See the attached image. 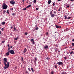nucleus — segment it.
Here are the masks:
<instances>
[{
  "label": "nucleus",
  "instance_id": "obj_22",
  "mask_svg": "<svg viewBox=\"0 0 74 74\" xmlns=\"http://www.w3.org/2000/svg\"><path fill=\"white\" fill-rule=\"evenodd\" d=\"M31 70L33 72H34V70H33V68H31Z\"/></svg>",
  "mask_w": 74,
  "mask_h": 74
},
{
  "label": "nucleus",
  "instance_id": "obj_48",
  "mask_svg": "<svg viewBox=\"0 0 74 74\" xmlns=\"http://www.w3.org/2000/svg\"><path fill=\"white\" fill-rule=\"evenodd\" d=\"M10 48H12V46H10Z\"/></svg>",
  "mask_w": 74,
  "mask_h": 74
},
{
  "label": "nucleus",
  "instance_id": "obj_17",
  "mask_svg": "<svg viewBox=\"0 0 74 74\" xmlns=\"http://www.w3.org/2000/svg\"><path fill=\"white\" fill-rule=\"evenodd\" d=\"M5 23L4 22H2L1 23V24L2 25H4L5 24Z\"/></svg>",
  "mask_w": 74,
  "mask_h": 74
},
{
  "label": "nucleus",
  "instance_id": "obj_12",
  "mask_svg": "<svg viewBox=\"0 0 74 74\" xmlns=\"http://www.w3.org/2000/svg\"><path fill=\"white\" fill-rule=\"evenodd\" d=\"M51 0H49L48 1V4H51Z\"/></svg>",
  "mask_w": 74,
  "mask_h": 74
},
{
  "label": "nucleus",
  "instance_id": "obj_51",
  "mask_svg": "<svg viewBox=\"0 0 74 74\" xmlns=\"http://www.w3.org/2000/svg\"><path fill=\"white\" fill-rule=\"evenodd\" d=\"M22 1L24 3V0H23Z\"/></svg>",
  "mask_w": 74,
  "mask_h": 74
},
{
  "label": "nucleus",
  "instance_id": "obj_62",
  "mask_svg": "<svg viewBox=\"0 0 74 74\" xmlns=\"http://www.w3.org/2000/svg\"><path fill=\"white\" fill-rule=\"evenodd\" d=\"M74 49H73V50H74Z\"/></svg>",
  "mask_w": 74,
  "mask_h": 74
},
{
  "label": "nucleus",
  "instance_id": "obj_21",
  "mask_svg": "<svg viewBox=\"0 0 74 74\" xmlns=\"http://www.w3.org/2000/svg\"><path fill=\"white\" fill-rule=\"evenodd\" d=\"M72 47H74V43H72Z\"/></svg>",
  "mask_w": 74,
  "mask_h": 74
},
{
  "label": "nucleus",
  "instance_id": "obj_53",
  "mask_svg": "<svg viewBox=\"0 0 74 74\" xmlns=\"http://www.w3.org/2000/svg\"><path fill=\"white\" fill-rule=\"evenodd\" d=\"M11 29H12V28H13V27H11Z\"/></svg>",
  "mask_w": 74,
  "mask_h": 74
},
{
  "label": "nucleus",
  "instance_id": "obj_54",
  "mask_svg": "<svg viewBox=\"0 0 74 74\" xmlns=\"http://www.w3.org/2000/svg\"><path fill=\"white\" fill-rule=\"evenodd\" d=\"M71 1H74V0H71Z\"/></svg>",
  "mask_w": 74,
  "mask_h": 74
},
{
  "label": "nucleus",
  "instance_id": "obj_28",
  "mask_svg": "<svg viewBox=\"0 0 74 74\" xmlns=\"http://www.w3.org/2000/svg\"><path fill=\"white\" fill-rule=\"evenodd\" d=\"M38 29V27H37L36 28V30H37Z\"/></svg>",
  "mask_w": 74,
  "mask_h": 74
},
{
  "label": "nucleus",
  "instance_id": "obj_4",
  "mask_svg": "<svg viewBox=\"0 0 74 74\" xmlns=\"http://www.w3.org/2000/svg\"><path fill=\"white\" fill-rule=\"evenodd\" d=\"M8 52L11 54H15V52H14V51L13 50H11L10 51H9Z\"/></svg>",
  "mask_w": 74,
  "mask_h": 74
},
{
  "label": "nucleus",
  "instance_id": "obj_27",
  "mask_svg": "<svg viewBox=\"0 0 74 74\" xmlns=\"http://www.w3.org/2000/svg\"><path fill=\"white\" fill-rule=\"evenodd\" d=\"M7 13H8V14H9V11L8 10H7Z\"/></svg>",
  "mask_w": 74,
  "mask_h": 74
},
{
  "label": "nucleus",
  "instance_id": "obj_26",
  "mask_svg": "<svg viewBox=\"0 0 74 74\" xmlns=\"http://www.w3.org/2000/svg\"><path fill=\"white\" fill-rule=\"evenodd\" d=\"M13 10L14 8H11L10 9V10H11V11H12V10Z\"/></svg>",
  "mask_w": 74,
  "mask_h": 74
},
{
  "label": "nucleus",
  "instance_id": "obj_13",
  "mask_svg": "<svg viewBox=\"0 0 74 74\" xmlns=\"http://www.w3.org/2000/svg\"><path fill=\"white\" fill-rule=\"evenodd\" d=\"M64 18L65 19H67V16L66 15L64 16Z\"/></svg>",
  "mask_w": 74,
  "mask_h": 74
},
{
  "label": "nucleus",
  "instance_id": "obj_19",
  "mask_svg": "<svg viewBox=\"0 0 74 74\" xmlns=\"http://www.w3.org/2000/svg\"><path fill=\"white\" fill-rule=\"evenodd\" d=\"M56 28H58L59 27H60L58 26L57 25H56Z\"/></svg>",
  "mask_w": 74,
  "mask_h": 74
},
{
  "label": "nucleus",
  "instance_id": "obj_36",
  "mask_svg": "<svg viewBox=\"0 0 74 74\" xmlns=\"http://www.w3.org/2000/svg\"><path fill=\"white\" fill-rule=\"evenodd\" d=\"M34 59L35 60H37V58H36V57Z\"/></svg>",
  "mask_w": 74,
  "mask_h": 74
},
{
  "label": "nucleus",
  "instance_id": "obj_30",
  "mask_svg": "<svg viewBox=\"0 0 74 74\" xmlns=\"http://www.w3.org/2000/svg\"><path fill=\"white\" fill-rule=\"evenodd\" d=\"M5 40H4V41H2V43H3V44H4V42H5Z\"/></svg>",
  "mask_w": 74,
  "mask_h": 74
},
{
  "label": "nucleus",
  "instance_id": "obj_49",
  "mask_svg": "<svg viewBox=\"0 0 74 74\" xmlns=\"http://www.w3.org/2000/svg\"><path fill=\"white\" fill-rule=\"evenodd\" d=\"M72 41L73 42L74 41V39H73V40H72Z\"/></svg>",
  "mask_w": 74,
  "mask_h": 74
},
{
  "label": "nucleus",
  "instance_id": "obj_52",
  "mask_svg": "<svg viewBox=\"0 0 74 74\" xmlns=\"http://www.w3.org/2000/svg\"><path fill=\"white\" fill-rule=\"evenodd\" d=\"M0 34H1V32L0 31Z\"/></svg>",
  "mask_w": 74,
  "mask_h": 74
},
{
  "label": "nucleus",
  "instance_id": "obj_33",
  "mask_svg": "<svg viewBox=\"0 0 74 74\" xmlns=\"http://www.w3.org/2000/svg\"><path fill=\"white\" fill-rule=\"evenodd\" d=\"M60 51H58V54H60Z\"/></svg>",
  "mask_w": 74,
  "mask_h": 74
},
{
  "label": "nucleus",
  "instance_id": "obj_58",
  "mask_svg": "<svg viewBox=\"0 0 74 74\" xmlns=\"http://www.w3.org/2000/svg\"><path fill=\"white\" fill-rule=\"evenodd\" d=\"M9 45H8V47H9Z\"/></svg>",
  "mask_w": 74,
  "mask_h": 74
},
{
  "label": "nucleus",
  "instance_id": "obj_15",
  "mask_svg": "<svg viewBox=\"0 0 74 74\" xmlns=\"http://www.w3.org/2000/svg\"><path fill=\"white\" fill-rule=\"evenodd\" d=\"M71 18V17H68L67 19H70Z\"/></svg>",
  "mask_w": 74,
  "mask_h": 74
},
{
  "label": "nucleus",
  "instance_id": "obj_31",
  "mask_svg": "<svg viewBox=\"0 0 74 74\" xmlns=\"http://www.w3.org/2000/svg\"><path fill=\"white\" fill-rule=\"evenodd\" d=\"M5 10H4L3 12V14H5Z\"/></svg>",
  "mask_w": 74,
  "mask_h": 74
},
{
  "label": "nucleus",
  "instance_id": "obj_39",
  "mask_svg": "<svg viewBox=\"0 0 74 74\" xmlns=\"http://www.w3.org/2000/svg\"><path fill=\"white\" fill-rule=\"evenodd\" d=\"M69 7H70V5H67V8H69Z\"/></svg>",
  "mask_w": 74,
  "mask_h": 74
},
{
  "label": "nucleus",
  "instance_id": "obj_60",
  "mask_svg": "<svg viewBox=\"0 0 74 74\" xmlns=\"http://www.w3.org/2000/svg\"><path fill=\"white\" fill-rule=\"evenodd\" d=\"M1 64V63L0 62V65Z\"/></svg>",
  "mask_w": 74,
  "mask_h": 74
},
{
  "label": "nucleus",
  "instance_id": "obj_57",
  "mask_svg": "<svg viewBox=\"0 0 74 74\" xmlns=\"http://www.w3.org/2000/svg\"><path fill=\"white\" fill-rule=\"evenodd\" d=\"M32 4V3H29V4Z\"/></svg>",
  "mask_w": 74,
  "mask_h": 74
},
{
  "label": "nucleus",
  "instance_id": "obj_24",
  "mask_svg": "<svg viewBox=\"0 0 74 74\" xmlns=\"http://www.w3.org/2000/svg\"><path fill=\"white\" fill-rule=\"evenodd\" d=\"M34 3H36V0H34Z\"/></svg>",
  "mask_w": 74,
  "mask_h": 74
},
{
  "label": "nucleus",
  "instance_id": "obj_14",
  "mask_svg": "<svg viewBox=\"0 0 74 74\" xmlns=\"http://www.w3.org/2000/svg\"><path fill=\"white\" fill-rule=\"evenodd\" d=\"M31 6H32L31 5H29L27 7V8H29V7H30Z\"/></svg>",
  "mask_w": 74,
  "mask_h": 74
},
{
  "label": "nucleus",
  "instance_id": "obj_23",
  "mask_svg": "<svg viewBox=\"0 0 74 74\" xmlns=\"http://www.w3.org/2000/svg\"><path fill=\"white\" fill-rule=\"evenodd\" d=\"M73 53V51H71V52H70V54H71V55H72V54Z\"/></svg>",
  "mask_w": 74,
  "mask_h": 74
},
{
  "label": "nucleus",
  "instance_id": "obj_32",
  "mask_svg": "<svg viewBox=\"0 0 74 74\" xmlns=\"http://www.w3.org/2000/svg\"><path fill=\"white\" fill-rule=\"evenodd\" d=\"M51 74H53V71H51Z\"/></svg>",
  "mask_w": 74,
  "mask_h": 74
},
{
  "label": "nucleus",
  "instance_id": "obj_42",
  "mask_svg": "<svg viewBox=\"0 0 74 74\" xmlns=\"http://www.w3.org/2000/svg\"><path fill=\"white\" fill-rule=\"evenodd\" d=\"M61 9L60 8L58 10V11H60V9Z\"/></svg>",
  "mask_w": 74,
  "mask_h": 74
},
{
  "label": "nucleus",
  "instance_id": "obj_5",
  "mask_svg": "<svg viewBox=\"0 0 74 74\" xmlns=\"http://www.w3.org/2000/svg\"><path fill=\"white\" fill-rule=\"evenodd\" d=\"M57 64L59 65H63V63L62 62H57Z\"/></svg>",
  "mask_w": 74,
  "mask_h": 74
},
{
  "label": "nucleus",
  "instance_id": "obj_29",
  "mask_svg": "<svg viewBox=\"0 0 74 74\" xmlns=\"http://www.w3.org/2000/svg\"><path fill=\"white\" fill-rule=\"evenodd\" d=\"M25 35H27V32H25Z\"/></svg>",
  "mask_w": 74,
  "mask_h": 74
},
{
  "label": "nucleus",
  "instance_id": "obj_40",
  "mask_svg": "<svg viewBox=\"0 0 74 74\" xmlns=\"http://www.w3.org/2000/svg\"><path fill=\"white\" fill-rule=\"evenodd\" d=\"M28 70H29V71H30V69L29 68H28Z\"/></svg>",
  "mask_w": 74,
  "mask_h": 74
},
{
  "label": "nucleus",
  "instance_id": "obj_35",
  "mask_svg": "<svg viewBox=\"0 0 74 74\" xmlns=\"http://www.w3.org/2000/svg\"><path fill=\"white\" fill-rule=\"evenodd\" d=\"M46 36H48V32L46 33Z\"/></svg>",
  "mask_w": 74,
  "mask_h": 74
},
{
  "label": "nucleus",
  "instance_id": "obj_41",
  "mask_svg": "<svg viewBox=\"0 0 74 74\" xmlns=\"http://www.w3.org/2000/svg\"><path fill=\"white\" fill-rule=\"evenodd\" d=\"M36 10H38V8H36Z\"/></svg>",
  "mask_w": 74,
  "mask_h": 74
},
{
  "label": "nucleus",
  "instance_id": "obj_6",
  "mask_svg": "<svg viewBox=\"0 0 74 74\" xmlns=\"http://www.w3.org/2000/svg\"><path fill=\"white\" fill-rule=\"evenodd\" d=\"M10 3L12 5H14L15 4V2L14 1H10Z\"/></svg>",
  "mask_w": 74,
  "mask_h": 74
},
{
  "label": "nucleus",
  "instance_id": "obj_25",
  "mask_svg": "<svg viewBox=\"0 0 74 74\" xmlns=\"http://www.w3.org/2000/svg\"><path fill=\"white\" fill-rule=\"evenodd\" d=\"M55 2H54L53 3V6H55Z\"/></svg>",
  "mask_w": 74,
  "mask_h": 74
},
{
  "label": "nucleus",
  "instance_id": "obj_2",
  "mask_svg": "<svg viewBox=\"0 0 74 74\" xmlns=\"http://www.w3.org/2000/svg\"><path fill=\"white\" fill-rule=\"evenodd\" d=\"M2 7L3 9H7L8 7V6L6 5V4L3 3L2 5Z\"/></svg>",
  "mask_w": 74,
  "mask_h": 74
},
{
  "label": "nucleus",
  "instance_id": "obj_11",
  "mask_svg": "<svg viewBox=\"0 0 74 74\" xmlns=\"http://www.w3.org/2000/svg\"><path fill=\"white\" fill-rule=\"evenodd\" d=\"M48 47V46L47 45H46L44 47L45 49H47Z\"/></svg>",
  "mask_w": 74,
  "mask_h": 74
},
{
  "label": "nucleus",
  "instance_id": "obj_18",
  "mask_svg": "<svg viewBox=\"0 0 74 74\" xmlns=\"http://www.w3.org/2000/svg\"><path fill=\"white\" fill-rule=\"evenodd\" d=\"M26 8H27V7L26 8H25L23 9V10H26Z\"/></svg>",
  "mask_w": 74,
  "mask_h": 74
},
{
  "label": "nucleus",
  "instance_id": "obj_37",
  "mask_svg": "<svg viewBox=\"0 0 74 74\" xmlns=\"http://www.w3.org/2000/svg\"><path fill=\"white\" fill-rule=\"evenodd\" d=\"M32 44H34V41H33L32 42Z\"/></svg>",
  "mask_w": 74,
  "mask_h": 74
},
{
  "label": "nucleus",
  "instance_id": "obj_3",
  "mask_svg": "<svg viewBox=\"0 0 74 74\" xmlns=\"http://www.w3.org/2000/svg\"><path fill=\"white\" fill-rule=\"evenodd\" d=\"M50 14L52 18H54V17H55V14H53L52 12V11H51Z\"/></svg>",
  "mask_w": 74,
  "mask_h": 74
},
{
  "label": "nucleus",
  "instance_id": "obj_50",
  "mask_svg": "<svg viewBox=\"0 0 74 74\" xmlns=\"http://www.w3.org/2000/svg\"><path fill=\"white\" fill-rule=\"evenodd\" d=\"M10 47H9L8 48V50H10Z\"/></svg>",
  "mask_w": 74,
  "mask_h": 74
},
{
  "label": "nucleus",
  "instance_id": "obj_59",
  "mask_svg": "<svg viewBox=\"0 0 74 74\" xmlns=\"http://www.w3.org/2000/svg\"><path fill=\"white\" fill-rule=\"evenodd\" d=\"M27 3H29V2L27 1Z\"/></svg>",
  "mask_w": 74,
  "mask_h": 74
},
{
  "label": "nucleus",
  "instance_id": "obj_47",
  "mask_svg": "<svg viewBox=\"0 0 74 74\" xmlns=\"http://www.w3.org/2000/svg\"><path fill=\"white\" fill-rule=\"evenodd\" d=\"M49 59V58L48 57L46 58V59H47V60H48Z\"/></svg>",
  "mask_w": 74,
  "mask_h": 74
},
{
  "label": "nucleus",
  "instance_id": "obj_43",
  "mask_svg": "<svg viewBox=\"0 0 74 74\" xmlns=\"http://www.w3.org/2000/svg\"><path fill=\"white\" fill-rule=\"evenodd\" d=\"M12 15H15V13H13L12 14Z\"/></svg>",
  "mask_w": 74,
  "mask_h": 74
},
{
  "label": "nucleus",
  "instance_id": "obj_7",
  "mask_svg": "<svg viewBox=\"0 0 74 74\" xmlns=\"http://www.w3.org/2000/svg\"><path fill=\"white\" fill-rule=\"evenodd\" d=\"M3 60H4V61H3L4 63H6L7 62V58H4Z\"/></svg>",
  "mask_w": 74,
  "mask_h": 74
},
{
  "label": "nucleus",
  "instance_id": "obj_20",
  "mask_svg": "<svg viewBox=\"0 0 74 74\" xmlns=\"http://www.w3.org/2000/svg\"><path fill=\"white\" fill-rule=\"evenodd\" d=\"M34 41V40L33 39H32L31 40V42H32Z\"/></svg>",
  "mask_w": 74,
  "mask_h": 74
},
{
  "label": "nucleus",
  "instance_id": "obj_8",
  "mask_svg": "<svg viewBox=\"0 0 74 74\" xmlns=\"http://www.w3.org/2000/svg\"><path fill=\"white\" fill-rule=\"evenodd\" d=\"M10 55V52H8L6 53L5 56H9Z\"/></svg>",
  "mask_w": 74,
  "mask_h": 74
},
{
  "label": "nucleus",
  "instance_id": "obj_44",
  "mask_svg": "<svg viewBox=\"0 0 74 74\" xmlns=\"http://www.w3.org/2000/svg\"><path fill=\"white\" fill-rule=\"evenodd\" d=\"M1 30H2V31H3V30H4V28H2L1 29Z\"/></svg>",
  "mask_w": 74,
  "mask_h": 74
},
{
  "label": "nucleus",
  "instance_id": "obj_9",
  "mask_svg": "<svg viewBox=\"0 0 74 74\" xmlns=\"http://www.w3.org/2000/svg\"><path fill=\"white\" fill-rule=\"evenodd\" d=\"M26 51H27V49L25 48L24 49V51H23V52L24 53H26Z\"/></svg>",
  "mask_w": 74,
  "mask_h": 74
},
{
  "label": "nucleus",
  "instance_id": "obj_34",
  "mask_svg": "<svg viewBox=\"0 0 74 74\" xmlns=\"http://www.w3.org/2000/svg\"><path fill=\"white\" fill-rule=\"evenodd\" d=\"M54 66H55V68H56H56H57V66L55 65Z\"/></svg>",
  "mask_w": 74,
  "mask_h": 74
},
{
  "label": "nucleus",
  "instance_id": "obj_38",
  "mask_svg": "<svg viewBox=\"0 0 74 74\" xmlns=\"http://www.w3.org/2000/svg\"><path fill=\"white\" fill-rule=\"evenodd\" d=\"M64 59L65 60H66V59H67V58H66V57H64Z\"/></svg>",
  "mask_w": 74,
  "mask_h": 74
},
{
  "label": "nucleus",
  "instance_id": "obj_46",
  "mask_svg": "<svg viewBox=\"0 0 74 74\" xmlns=\"http://www.w3.org/2000/svg\"><path fill=\"white\" fill-rule=\"evenodd\" d=\"M21 59L22 60V61H23V58H22V57L21 58Z\"/></svg>",
  "mask_w": 74,
  "mask_h": 74
},
{
  "label": "nucleus",
  "instance_id": "obj_1",
  "mask_svg": "<svg viewBox=\"0 0 74 74\" xmlns=\"http://www.w3.org/2000/svg\"><path fill=\"white\" fill-rule=\"evenodd\" d=\"M4 64L5 65L4 66L5 69H6L8 68V67H9V64H10L9 62H7V64H6V63H4Z\"/></svg>",
  "mask_w": 74,
  "mask_h": 74
},
{
  "label": "nucleus",
  "instance_id": "obj_56",
  "mask_svg": "<svg viewBox=\"0 0 74 74\" xmlns=\"http://www.w3.org/2000/svg\"><path fill=\"white\" fill-rule=\"evenodd\" d=\"M12 1H13V0H11Z\"/></svg>",
  "mask_w": 74,
  "mask_h": 74
},
{
  "label": "nucleus",
  "instance_id": "obj_61",
  "mask_svg": "<svg viewBox=\"0 0 74 74\" xmlns=\"http://www.w3.org/2000/svg\"><path fill=\"white\" fill-rule=\"evenodd\" d=\"M31 1H32V0H30Z\"/></svg>",
  "mask_w": 74,
  "mask_h": 74
},
{
  "label": "nucleus",
  "instance_id": "obj_10",
  "mask_svg": "<svg viewBox=\"0 0 74 74\" xmlns=\"http://www.w3.org/2000/svg\"><path fill=\"white\" fill-rule=\"evenodd\" d=\"M14 31H15V32H16V31H18V29H16V28H15V27L14 26Z\"/></svg>",
  "mask_w": 74,
  "mask_h": 74
},
{
  "label": "nucleus",
  "instance_id": "obj_55",
  "mask_svg": "<svg viewBox=\"0 0 74 74\" xmlns=\"http://www.w3.org/2000/svg\"><path fill=\"white\" fill-rule=\"evenodd\" d=\"M58 1H60V0H58Z\"/></svg>",
  "mask_w": 74,
  "mask_h": 74
},
{
  "label": "nucleus",
  "instance_id": "obj_45",
  "mask_svg": "<svg viewBox=\"0 0 74 74\" xmlns=\"http://www.w3.org/2000/svg\"><path fill=\"white\" fill-rule=\"evenodd\" d=\"M54 14H56V13L55 11L53 12Z\"/></svg>",
  "mask_w": 74,
  "mask_h": 74
},
{
  "label": "nucleus",
  "instance_id": "obj_16",
  "mask_svg": "<svg viewBox=\"0 0 74 74\" xmlns=\"http://www.w3.org/2000/svg\"><path fill=\"white\" fill-rule=\"evenodd\" d=\"M18 38H18V37H17L16 38H14V40H18Z\"/></svg>",
  "mask_w": 74,
  "mask_h": 74
}]
</instances>
